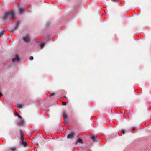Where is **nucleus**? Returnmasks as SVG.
I'll use <instances>...</instances> for the list:
<instances>
[{
	"label": "nucleus",
	"mask_w": 151,
	"mask_h": 151,
	"mask_svg": "<svg viewBox=\"0 0 151 151\" xmlns=\"http://www.w3.org/2000/svg\"><path fill=\"white\" fill-rule=\"evenodd\" d=\"M15 17L14 12L12 10L6 12L4 14L3 19L4 20L6 21L11 19H14Z\"/></svg>",
	"instance_id": "1"
},
{
	"label": "nucleus",
	"mask_w": 151,
	"mask_h": 151,
	"mask_svg": "<svg viewBox=\"0 0 151 151\" xmlns=\"http://www.w3.org/2000/svg\"><path fill=\"white\" fill-rule=\"evenodd\" d=\"M20 24V21H17L15 24V26L14 28L13 29L10 30L9 31L11 33H13L14 31L18 29Z\"/></svg>",
	"instance_id": "2"
},
{
	"label": "nucleus",
	"mask_w": 151,
	"mask_h": 151,
	"mask_svg": "<svg viewBox=\"0 0 151 151\" xmlns=\"http://www.w3.org/2000/svg\"><path fill=\"white\" fill-rule=\"evenodd\" d=\"M20 60V58L19 55L17 54H16V57L13 58L12 59V62H19Z\"/></svg>",
	"instance_id": "3"
},
{
	"label": "nucleus",
	"mask_w": 151,
	"mask_h": 151,
	"mask_svg": "<svg viewBox=\"0 0 151 151\" xmlns=\"http://www.w3.org/2000/svg\"><path fill=\"white\" fill-rule=\"evenodd\" d=\"M21 140V144L24 147L27 146V143L25 141L24 139L23 138H20Z\"/></svg>",
	"instance_id": "4"
},
{
	"label": "nucleus",
	"mask_w": 151,
	"mask_h": 151,
	"mask_svg": "<svg viewBox=\"0 0 151 151\" xmlns=\"http://www.w3.org/2000/svg\"><path fill=\"white\" fill-rule=\"evenodd\" d=\"M91 138L93 142L97 141L98 138L96 136L92 134L91 137Z\"/></svg>",
	"instance_id": "5"
},
{
	"label": "nucleus",
	"mask_w": 151,
	"mask_h": 151,
	"mask_svg": "<svg viewBox=\"0 0 151 151\" xmlns=\"http://www.w3.org/2000/svg\"><path fill=\"white\" fill-rule=\"evenodd\" d=\"M74 135V133L73 132H72L70 134H69L67 137L68 139H72L73 138Z\"/></svg>",
	"instance_id": "6"
},
{
	"label": "nucleus",
	"mask_w": 151,
	"mask_h": 151,
	"mask_svg": "<svg viewBox=\"0 0 151 151\" xmlns=\"http://www.w3.org/2000/svg\"><path fill=\"white\" fill-rule=\"evenodd\" d=\"M23 40L25 42H28L29 41V35H27L26 36L24 37L23 38Z\"/></svg>",
	"instance_id": "7"
},
{
	"label": "nucleus",
	"mask_w": 151,
	"mask_h": 151,
	"mask_svg": "<svg viewBox=\"0 0 151 151\" xmlns=\"http://www.w3.org/2000/svg\"><path fill=\"white\" fill-rule=\"evenodd\" d=\"M17 149V147H11L9 148V150L10 151H16V150Z\"/></svg>",
	"instance_id": "8"
},
{
	"label": "nucleus",
	"mask_w": 151,
	"mask_h": 151,
	"mask_svg": "<svg viewBox=\"0 0 151 151\" xmlns=\"http://www.w3.org/2000/svg\"><path fill=\"white\" fill-rule=\"evenodd\" d=\"M24 123V121L23 119L21 120L19 122L17 123V125H23Z\"/></svg>",
	"instance_id": "9"
},
{
	"label": "nucleus",
	"mask_w": 151,
	"mask_h": 151,
	"mask_svg": "<svg viewBox=\"0 0 151 151\" xmlns=\"http://www.w3.org/2000/svg\"><path fill=\"white\" fill-rule=\"evenodd\" d=\"M25 10V9L24 8H19V12L20 14L23 13Z\"/></svg>",
	"instance_id": "10"
},
{
	"label": "nucleus",
	"mask_w": 151,
	"mask_h": 151,
	"mask_svg": "<svg viewBox=\"0 0 151 151\" xmlns=\"http://www.w3.org/2000/svg\"><path fill=\"white\" fill-rule=\"evenodd\" d=\"M63 118L64 119H67V118L68 116H67V115L65 113V112H63Z\"/></svg>",
	"instance_id": "11"
},
{
	"label": "nucleus",
	"mask_w": 151,
	"mask_h": 151,
	"mask_svg": "<svg viewBox=\"0 0 151 151\" xmlns=\"http://www.w3.org/2000/svg\"><path fill=\"white\" fill-rule=\"evenodd\" d=\"M77 142H79L81 143H83V141L82 139L80 138H79L77 141L76 143H77Z\"/></svg>",
	"instance_id": "12"
},
{
	"label": "nucleus",
	"mask_w": 151,
	"mask_h": 151,
	"mask_svg": "<svg viewBox=\"0 0 151 151\" xmlns=\"http://www.w3.org/2000/svg\"><path fill=\"white\" fill-rule=\"evenodd\" d=\"M4 34H5V32L4 30H3L0 33V37L2 36Z\"/></svg>",
	"instance_id": "13"
},
{
	"label": "nucleus",
	"mask_w": 151,
	"mask_h": 151,
	"mask_svg": "<svg viewBox=\"0 0 151 151\" xmlns=\"http://www.w3.org/2000/svg\"><path fill=\"white\" fill-rule=\"evenodd\" d=\"M45 44L44 43H42L40 45V48L41 49H43L44 46Z\"/></svg>",
	"instance_id": "14"
},
{
	"label": "nucleus",
	"mask_w": 151,
	"mask_h": 151,
	"mask_svg": "<svg viewBox=\"0 0 151 151\" xmlns=\"http://www.w3.org/2000/svg\"><path fill=\"white\" fill-rule=\"evenodd\" d=\"M20 138H23V134L22 133V132L21 130L20 131Z\"/></svg>",
	"instance_id": "15"
},
{
	"label": "nucleus",
	"mask_w": 151,
	"mask_h": 151,
	"mask_svg": "<svg viewBox=\"0 0 151 151\" xmlns=\"http://www.w3.org/2000/svg\"><path fill=\"white\" fill-rule=\"evenodd\" d=\"M17 107L18 108H22V106L21 104H19L17 105Z\"/></svg>",
	"instance_id": "16"
},
{
	"label": "nucleus",
	"mask_w": 151,
	"mask_h": 151,
	"mask_svg": "<svg viewBox=\"0 0 151 151\" xmlns=\"http://www.w3.org/2000/svg\"><path fill=\"white\" fill-rule=\"evenodd\" d=\"M16 116L19 117L20 119H22V117L17 112L16 113Z\"/></svg>",
	"instance_id": "17"
},
{
	"label": "nucleus",
	"mask_w": 151,
	"mask_h": 151,
	"mask_svg": "<svg viewBox=\"0 0 151 151\" xmlns=\"http://www.w3.org/2000/svg\"><path fill=\"white\" fill-rule=\"evenodd\" d=\"M62 105H66L67 104V103L63 101L62 102Z\"/></svg>",
	"instance_id": "18"
},
{
	"label": "nucleus",
	"mask_w": 151,
	"mask_h": 151,
	"mask_svg": "<svg viewBox=\"0 0 151 151\" xmlns=\"http://www.w3.org/2000/svg\"><path fill=\"white\" fill-rule=\"evenodd\" d=\"M33 58V57L32 56H30L29 58V59L31 60H32Z\"/></svg>",
	"instance_id": "19"
},
{
	"label": "nucleus",
	"mask_w": 151,
	"mask_h": 151,
	"mask_svg": "<svg viewBox=\"0 0 151 151\" xmlns=\"http://www.w3.org/2000/svg\"><path fill=\"white\" fill-rule=\"evenodd\" d=\"M121 132H122V134H124L125 133V131L124 130H121Z\"/></svg>",
	"instance_id": "20"
},
{
	"label": "nucleus",
	"mask_w": 151,
	"mask_h": 151,
	"mask_svg": "<svg viewBox=\"0 0 151 151\" xmlns=\"http://www.w3.org/2000/svg\"><path fill=\"white\" fill-rule=\"evenodd\" d=\"M135 127H132L131 129L132 130H135Z\"/></svg>",
	"instance_id": "21"
},
{
	"label": "nucleus",
	"mask_w": 151,
	"mask_h": 151,
	"mask_svg": "<svg viewBox=\"0 0 151 151\" xmlns=\"http://www.w3.org/2000/svg\"><path fill=\"white\" fill-rule=\"evenodd\" d=\"M54 94H55L54 93H50V96H53L54 95Z\"/></svg>",
	"instance_id": "22"
},
{
	"label": "nucleus",
	"mask_w": 151,
	"mask_h": 151,
	"mask_svg": "<svg viewBox=\"0 0 151 151\" xmlns=\"http://www.w3.org/2000/svg\"><path fill=\"white\" fill-rule=\"evenodd\" d=\"M50 22H48L46 24V25L47 26H48L49 25H50Z\"/></svg>",
	"instance_id": "23"
},
{
	"label": "nucleus",
	"mask_w": 151,
	"mask_h": 151,
	"mask_svg": "<svg viewBox=\"0 0 151 151\" xmlns=\"http://www.w3.org/2000/svg\"><path fill=\"white\" fill-rule=\"evenodd\" d=\"M2 94L0 92V97H1V96H2Z\"/></svg>",
	"instance_id": "24"
},
{
	"label": "nucleus",
	"mask_w": 151,
	"mask_h": 151,
	"mask_svg": "<svg viewBox=\"0 0 151 151\" xmlns=\"http://www.w3.org/2000/svg\"><path fill=\"white\" fill-rule=\"evenodd\" d=\"M96 142H100V140L99 139H97V141H96Z\"/></svg>",
	"instance_id": "25"
},
{
	"label": "nucleus",
	"mask_w": 151,
	"mask_h": 151,
	"mask_svg": "<svg viewBox=\"0 0 151 151\" xmlns=\"http://www.w3.org/2000/svg\"><path fill=\"white\" fill-rule=\"evenodd\" d=\"M113 1H119V0H112Z\"/></svg>",
	"instance_id": "26"
},
{
	"label": "nucleus",
	"mask_w": 151,
	"mask_h": 151,
	"mask_svg": "<svg viewBox=\"0 0 151 151\" xmlns=\"http://www.w3.org/2000/svg\"><path fill=\"white\" fill-rule=\"evenodd\" d=\"M64 98H66V96H64Z\"/></svg>",
	"instance_id": "27"
},
{
	"label": "nucleus",
	"mask_w": 151,
	"mask_h": 151,
	"mask_svg": "<svg viewBox=\"0 0 151 151\" xmlns=\"http://www.w3.org/2000/svg\"><path fill=\"white\" fill-rule=\"evenodd\" d=\"M19 4H18V6H19Z\"/></svg>",
	"instance_id": "28"
}]
</instances>
